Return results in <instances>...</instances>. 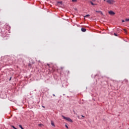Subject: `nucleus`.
Returning <instances> with one entry per match:
<instances>
[{
    "mask_svg": "<svg viewBox=\"0 0 129 129\" xmlns=\"http://www.w3.org/2000/svg\"><path fill=\"white\" fill-rule=\"evenodd\" d=\"M122 23H124V20H122Z\"/></svg>",
    "mask_w": 129,
    "mask_h": 129,
    "instance_id": "f3484780",
    "label": "nucleus"
},
{
    "mask_svg": "<svg viewBox=\"0 0 129 129\" xmlns=\"http://www.w3.org/2000/svg\"><path fill=\"white\" fill-rule=\"evenodd\" d=\"M11 126H12L13 128H14V129L16 128V127H15V126H14V125H12Z\"/></svg>",
    "mask_w": 129,
    "mask_h": 129,
    "instance_id": "4468645a",
    "label": "nucleus"
},
{
    "mask_svg": "<svg viewBox=\"0 0 129 129\" xmlns=\"http://www.w3.org/2000/svg\"><path fill=\"white\" fill-rule=\"evenodd\" d=\"M96 13H100V11H96Z\"/></svg>",
    "mask_w": 129,
    "mask_h": 129,
    "instance_id": "dca6fc26",
    "label": "nucleus"
},
{
    "mask_svg": "<svg viewBox=\"0 0 129 129\" xmlns=\"http://www.w3.org/2000/svg\"><path fill=\"white\" fill-rule=\"evenodd\" d=\"M81 31L82 32H86V29L82 28H81Z\"/></svg>",
    "mask_w": 129,
    "mask_h": 129,
    "instance_id": "20e7f679",
    "label": "nucleus"
},
{
    "mask_svg": "<svg viewBox=\"0 0 129 129\" xmlns=\"http://www.w3.org/2000/svg\"><path fill=\"white\" fill-rule=\"evenodd\" d=\"M125 22H129V19H126Z\"/></svg>",
    "mask_w": 129,
    "mask_h": 129,
    "instance_id": "f8f14e48",
    "label": "nucleus"
},
{
    "mask_svg": "<svg viewBox=\"0 0 129 129\" xmlns=\"http://www.w3.org/2000/svg\"><path fill=\"white\" fill-rule=\"evenodd\" d=\"M108 13L109 15H111V16H112L113 15V11H109Z\"/></svg>",
    "mask_w": 129,
    "mask_h": 129,
    "instance_id": "f03ea898",
    "label": "nucleus"
},
{
    "mask_svg": "<svg viewBox=\"0 0 129 129\" xmlns=\"http://www.w3.org/2000/svg\"><path fill=\"white\" fill-rule=\"evenodd\" d=\"M58 4H62V2H58Z\"/></svg>",
    "mask_w": 129,
    "mask_h": 129,
    "instance_id": "6ab92c4d",
    "label": "nucleus"
},
{
    "mask_svg": "<svg viewBox=\"0 0 129 129\" xmlns=\"http://www.w3.org/2000/svg\"><path fill=\"white\" fill-rule=\"evenodd\" d=\"M115 13H113V15H115Z\"/></svg>",
    "mask_w": 129,
    "mask_h": 129,
    "instance_id": "b1692460",
    "label": "nucleus"
},
{
    "mask_svg": "<svg viewBox=\"0 0 129 129\" xmlns=\"http://www.w3.org/2000/svg\"><path fill=\"white\" fill-rule=\"evenodd\" d=\"M104 1H105V0H104Z\"/></svg>",
    "mask_w": 129,
    "mask_h": 129,
    "instance_id": "bb28decb",
    "label": "nucleus"
},
{
    "mask_svg": "<svg viewBox=\"0 0 129 129\" xmlns=\"http://www.w3.org/2000/svg\"><path fill=\"white\" fill-rule=\"evenodd\" d=\"M47 65L49 66V64H47Z\"/></svg>",
    "mask_w": 129,
    "mask_h": 129,
    "instance_id": "a878e982",
    "label": "nucleus"
},
{
    "mask_svg": "<svg viewBox=\"0 0 129 129\" xmlns=\"http://www.w3.org/2000/svg\"><path fill=\"white\" fill-rule=\"evenodd\" d=\"M42 107H43V108H45V106H42Z\"/></svg>",
    "mask_w": 129,
    "mask_h": 129,
    "instance_id": "412c9836",
    "label": "nucleus"
},
{
    "mask_svg": "<svg viewBox=\"0 0 129 129\" xmlns=\"http://www.w3.org/2000/svg\"><path fill=\"white\" fill-rule=\"evenodd\" d=\"M62 117L64 119H66V120H68V121H70V122H73V121H72V119L69 117H65L63 115H62Z\"/></svg>",
    "mask_w": 129,
    "mask_h": 129,
    "instance_id": "f257e3e1",
    "label": "nucleus"
},
{
    "mask_svg": "<svg viewBox=\"0 0 129 129\" xmlns=\"http://www.w3.org/2000/svg\"><path fill=\"white\" fill-rule=\"evenodd\" d=\"M114 36H115V37H118L117 33H114Z\"/></svg>",
    "mask_w": 129,
    "mask_h": 129,
    "instance_id": "6e6552de",
    "label": "nucleus"
},
{
    "mask_svg": "<svg viewBox=\"0 0 129 129\" xmlns=\"http://www.w3.org/2000/svg\"><path fill=\"white\" fill-rule=\"evenodd\" d=\"M51 125H52V126H55V124H54V122L53 121H51Z\"/></svg>",
    "mask_w": 129,
    "mask_h": 129,
    "instance_id": "39448f33",
    "label": "nucleus"
},
{
    "mask_svg": "<svg viewBox=\"0 0 129 129\" xmlns=\"http://www.w3.org/2000/svg\"><path fill=\"white\" fill-rule=\"evenodd\" d=\"M72 2H73V3H76V2H77V0H72Z\"/></svg>",
    "mask_w": 129,
    "mask_h": 129,
    "instance_id": "9d476101",
    "label": "nucleus"
},
{
    "mask_svg": "<svg viewBox=\"0 0 129 129\" xmlns=\"http://www.w3.org/2000/svg\"><path fill=\"white\" fill-rule=\"evenodd\" d=\"M14 129H18V128H17L15 127V128H14Z\"/></svg>",
    "mask_w": 129,
    "mask_h": 129,
    "instance_id": "393cba45",
    "label": "nucleus"
},
{
    "mask_svg": "<svg viewBox=\"0 0 129 129\" xmlns=\"http://www.w3.org/2000/svg\"><path fill=\"white\" fill-rule=\"evenodd\" d=\"M88 17H90V15H86V16H84V18H88Z\"/></svg>",
    "mask_w": 129,
    "mask_h": 129,
    "instance_id": "0eeeda50",
    "label": "nucleus"
},
{
    "mask_svg": "<svg viewBox=\"0 0 129 129\" xmlns=\"http://www.w3.org/2000/svg\"><path fill=\"white\" fill-rule=\"evenodd\" d=\"M82 117H84V116H83V115H82Z\"/></svg>",
    "mask_w": 129,
    "mask_h": 129,
    "instance_id": "aec40b11",
    "label": "nucleus"
},
{
    "mask_svg": "<svg viewBox=\"0 0 129 129\" xmlns=\"http://www.w3.org/2000/svg\"><path fill=\"white\" fill-rule=\"evenodd\" d=\"M90 3L91 4L92 6H96V4H94L92 2L90 1Z\"/></svg>",
    "mask_w": 129,
    "mask_h": 129,
    "instance_id": "423d86ee",
    "label": "nucleus"
},
{
    "mask_svg": "<svg viewBox=\"0 0 129 129\" xmlns=\"http://www.w3.org/2000/svg\"><path fill=\"white\" fill-rule=\"evenodd\" d=\"M42 125H43V124H38L39 126H42Z\"/></svg>",
    "mask_w": 129,
    "mask_h": 129,
    "instance_id": "ddd939ff",
    "label": "nucleus"
},
{
    "mask_svg": "<svg viewBox=\"0 0 129 129\" xmlns=\"http://www.w3.org/2000/svg\"><path fill=\"white\" fill-rule=\"evenodd\" d=\"M107 3H108V4H109L110 5H111V0H107Z\"/></svg>",
    "mask_w": 129,
    "mask_h": 129,
    "instance_id": "7ed1b4c3",
    "label": "nucleus"
},
{
    "mask_svg": "<svg viewBox=\"0 0 129 129\" xmlns=\"http://www.w3.org/2000/svg\"><path fill=\"white\" fill-rule=\"evenodd\" d=\"M65 126L67 127V128H68V126H67V125H66Z\"/></svg>",
    "mask_w": 129,
    "mask_h": 129,
    "instance_id": "a211bd4d",
    "label": "nucleus"
},
{
    "mask_svg": "<svg viewBox=\"0 0 129 129\" xmlns=\"http://www.w3.org/2000/svg\"><path fill=\"white\" fill-rule=\"evenodd\" d=\"M100 13L101 15H103V13H102V12L100 11Z\"/></svg>",
    "mask_w": 129,
    "mask_h": 129,
    "instance_id": "2eb2a0df",
    "label": "nucleus"
},
{
    "mask_svg": "<svg viewBox=\"0 0 129 129\" xmlns=\"http://www.w3.org/2000/svg\"><path fill=\"white\" fill-rule=\"evenodd\" d=\"M53 95L54 96H55V94H53Z\"/></svg>",
    "mask_w": 129,
    "mask_h": 129,
    "instance_id": "5701e85b",
    "label": "nucleus"
},
{
    "mask_svg": "<svg viewBox=\"0 0 129 129\" xmlns=\"http://www.w3.org/2000/svg\"><path fill=\"white\" fill-rule=\"evenodd\" d=\"M123 31L125 33H127V31L126 29H123Z\"/></svg>",
    "mask_w": 129,
    "mask_h": 129,
    "instance_id": "9b49d317",
    "label": "nucleus"
},
{
    "mask_svg": "<svg viewBox=\"0 0 129 129\" xmlns=\"http://www.w3.org/2000/svg\"><path fill=\"white\" fill-rule=\"evenodd\" d=\"M12 79V78H10V80H11Z\"/></svg>",
    "mask_w": 129,
    "mask_h": 129,
    "instance_id": "4be33fe9",
    "label": "nucleus"
},
{
    "mask_svg": "<svg viewBox=\"0 0 129 129\" xmlns=\"http://www.w3.org/2000/svg\"><path fill=\"white\" fill-rule=\"evenodd\" d=\"M19 127H20V128H21V129H24V128H23V126H22V125H19Z\"/></svg>",
    "mask_w": 129,
    "mask_h": 129,
    "instance_id": "1a4fd4ad",
    "label": "nucleus"
}]
</instances>
